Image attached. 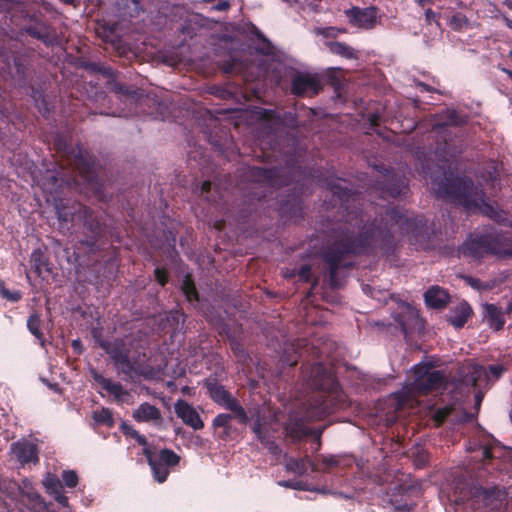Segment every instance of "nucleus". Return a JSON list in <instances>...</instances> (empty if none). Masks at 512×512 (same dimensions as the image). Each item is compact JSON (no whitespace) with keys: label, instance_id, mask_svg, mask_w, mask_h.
<instances>
[{"label":"nucleus","instance_id":"29","mask_svg":"<svg viewBox=\"0 0 512 512\" xmlns=\"http://www.w3.org/2000/svg\"><path fill=\"white\" fill-rule=\"evenodd\" d=\"M20 488L18 487V483L0 475V493L4 496L5 499L10 500V503H6L10 510L12 507H15V502L17 500V491Z\"/></svg>","mask_w":512,"mask_h":512},{"label":"nucleus","instance_id":"56","mask_svg":"<svg viewBox=\"0 0 512 512\" xmlns=\"http://www.w3.org/2000/svg\"><path fill=\"white\" fill-rule=\"evenodd\" d=\"M123 431L125 434L130 435L133 438H135L134 432H137L135 429H133L132 427H128V426H124Z\"/></svg>","mask_w":512,"mask_h":512},{"label":"nucleus","instance_id":"24","mask_svg":"<svg viewBox=\"0 0 512 512\" xmlns=\"http://www.w3.org/2000/svg\"><path fill=\"white\" fill-rule=\"evenodd\" d=\"M318 341L319 340L312 342L311 347L309 348V350H311V353L313 355H316L319 357L320 356L329 357L330 353H331L332 343H324L323 345H320L318 343ZM306 352H308V348H305V349L301 350L300 352L295 351V356L293 358H290L289 356H284L282 361H283V363H285L289 366H294L297 364L298 358L302 357L303 354Z\"/></svg>","mask_w":512,"mask_h":512},{"label":"nucleus","instance_id":"15","mask_svg":"<svg viewBox=\"0 0 512 512\" xmlns=\"http://www.w3.org/2000/svg\"><path fill=\"white\" fill-rule=\"evenodd\" d=\"M497 445L498 442L492 435L482 430H477L474 438L467 444L466 450L468 452L479 451L482 460H491L495 457L494 450Z\"/></svg>","mask_w":512,"mask_h":512},{"label":"nucleus","instance_id":"61","mask_svg":"<svg viewBox=\"0 0 512 512\" xmlns=\"http://www.w3.org/2000/svg\"><path fill=\"white\" fill-rule=\"evenodd\" d=\"M279 485H281L283 487H293L292 484L288 481H281V482H279Z\"/></svg>","mask_w":512,"mask_h":512},{"label":"nucleus","instance_id":"38","mask_svg":"<svg viewBox=\"0 0 512 512\" xmlns=\"http://www.w3.org/2000/svg\"><path fill=\"white\" fill-rule=\"evenodd\" d=\"M182 290L188 301L192 302L198 300V293L196 287L189 276L185 277L182 283Z\"/></svg>","mask_w":512,"mask_h":512},{"label":"nucleus","instance_id":"12","mask_svg":"<svg viewBox=\"0 0 512 512\" xmlns=\"http://www.w3.org/2000/svg\"><path fill=\"white\" fill-rule=\"evenodd\" d=\"M321 82L317 75L296 72L292 76L291 91L299 97H312L321 90Z\"/></svg>","mask_w":512,"mask_h":512},{"label":"nucleus","instance_id":"47","mask_svg":"<svg viewBox=\"0 0 512 512\" xmlns=\"http://www.w3.org/2000/svg\"><path fill=\"white\" fill-rule=\"evenodd\" d=\"M155 278L156 280L158 281V283L162 286L165 285V283L167 282V273L165 270L161 269V268H156L155 269Z\"/></svg>","mask_w":512,"mask_h":512},{"label":"nucleus","instance_id":"48","mask_svg":"<svg viewBox=\"0 0 512 512\" xmlns=\"http://www.w3.org/2000/svg\"><path fill=\"white\" fill-rule=\"evenodd\" d=\"M449 416V409H439L435 413V420L438 424H441Z\"/></svg>","mask_w":512,"mask_h":512},{"label":"nucleus","instance_id":"54","mask_svg":"<svg viewBox=\"0 0 512 512\" xmlns=\"http://www.w3.org/2000/svg\"><path fill=\"white\" fill-rule=\"evenodd\" d=\"M436 13L434 11H432L431 9H427L425 11V17H426V20L428 22H431L432 20H435L436 19Z\"/></svg>","mask_w":512,"mask_h":512},{"label":"nucleus","instance_id":"62","mask_svg":"<svg viewBox=\"0 0 512 512\" xmlns=\"http://www.w3.org/2000/svg\"><path fill=\"white\" fill-rule=\"evenodd\" d=\"M35 267H36V272L37 273H40L41 269H40V265L39 264H35Z\"/></svg>","mask_w":512,"mask_h":512},{"label":"nucleus","instance_id":"3","mask_svg":"<svg viewBox=\"0 0 512 512\" xmlns=\"http://www.w3.org/2000/svg\"><path fill=\"white\" fill-rule=\"evenodd\" d=\"M424 173L438 197L461 205L466 211H479L496 222L502 223L507 220L506 213L490 204L486 200L482 186L475 185L470 178L447 176L444 169L437 171V175H428L427 171Z\"/></svg>","mask_w":512,"mask_h":512},{"label":"nucleus","instance_id":"55","mask_svg":"<svg viewBox=\"0 0 512 512\" xmlns=\"http://www.w3.org/2000/svg\"><path fill=\"white\" fill-rule=\"evenodd\" d=\"M72 347L74 348V350H76L80 353L82 351L81 341L79 339L73 340Z\"/></svg>","mask_w":512,"mask_h":512},{"label":"nucleus","instance_id":"20","mask_svg":"<svg viewBox=\"0 0 512 512\" xmlns=\"http://www.w3.org/2000/svg\"><path fill=\"white\" fill-rule=\"evenodd\" d=\"M11 452L22 465L38 462L37 447L28 440H20L12 443Z\"/></svg>","mask_w":512,"mask_h":512},{"label":"nucleus","instance_id":"23","mask_svg":"<svg viewBox=\"0 0 512 512\" xmlns=\"http://www.w3.org/2000/svg\"><path fill=\"white\" fill-rule=\"evenodd\" d=\"M25 31L33 38L42 41L44 44L48 46H52L55 43H57L56 32L45 23H36L34 25H29L25 27Z\"/></svg>","mask_w":512,"mask_h":512},{"label":"nucleus","instance_id":"37","mask_svg":"<svg viewBox=\"0 0 512 512\" xmlns=\"http://www.w3.org/2000/svg\"><path fill=\"white\" fill-rule=\"evenodd\" d=\"M46 491L49 494L62 490V484L59 478L53 474L48 473L42 481Z\"/></svg>","mask_w":512,"mask_h":512},{"label":"nucleus","instance_id":"33","mask_svg":"<svg viewBox=\"0 0 512 512\" xmlns=\"http://www.w3.org/2000/svg\"><path fill=\"white\" fill-rule=\"evenodd\" d=\"M234 418L237 419L235 417L234 413H232V414L221 413V414H218L213 419V427L214 428H223V432L219 435L220 438H226L229 436L231 429H232L231 421Z\"/></svg>","mask_w":512,"mask_h":512},{"label":"nucleus","instance_id":"26","mask_svg":"<svg viewBox=\"0 0 512 512\" xmlns=\"http://www.w3.org/2000/svg\"><path fill=\"white\" fill-rule=\"evenodd\" d=\"M279 170L276 168L266 169L262 167H253L250 169V177L257 182L265 183L271 187L281 185L282 183L277 179Z\"/></svg>","mask_w":512,"mask_h":512},{"label":"nucleus","instance_id":"10","mask_svg":"<svg viewBox=\"0 0 512 512\" xmlns=\"http://www.w3.org/2000/svg\"><path fill=\"white\" fill-rule=\"evenodd\" d=\"M143 454L148 460L154 479L159 483L167 479L169 467L176 466L180 461V457L170 449H163L157 454L151 448H145Z\"/></svg>","mask_w":512,"mask_h":512},{"label":"nucleus","instance_id":"25","mask_svg":"<svg viewBox=\"0 0 512 512\" xmlns=\"http://www.w3.org/2000/svg\"><path fill=\"white\" fill-rule=\"evenodd\" d=\"M55 200V209L59 220L63 222L72 221L77 212H80L83 208L82 205L75 201L59 199Z\"/></svg>","mask_w":512,"mask_h":512},{"label":"nucleus","instance_id":"4","mask_svg":"<svg viewBox=\"0 0 512 512\" xmlns=\"http://www.w3.org/2000/svg\"><path fill=\"white\" fill-rule=\"evenodd\" d=\"M302 379L309 388L317 392L309 402L305 413L306 420H320L342 407L344 394L330 368L322 363L305 365L302 369Z\"/></svg>","mask_w":512,"mask_h":512},{"label":"nucleus","instance_id":"52","mask_svg":"<svg viewBox=\"0 0 512 512\" xmlns=\"http://www.w3.org/2000/svg\"><path fill=\"white\" fill-rule=\"evenodd\" d=\"M134 434H135V438L134 439L138 442V444L143 446V450L145 448H150L149 445H148L147 439L145 438V436L141 435L139 432H134Z\"/></svg>","mask_w":512,"mask_h":512},{"label":"nucleus","instance_id":"49","mask_svg":"<svg viewBox=\"0 0 512 512\" xmlns=\"http://www.w3.org/2000/svg\"><path fill=\"white\" fill-rule=\"evenodd\" d=\"M54 499L62 506H67L68 498L62 493V490H58L51 494Z\"/></svg>","mask_w":512,"mask_h":512},{"label":"nucleus","instance_id":"21","mask_svg":"<svg viewBox=\"0 0 512 512\" xmlns=\"http://www.w3.org/2000/svg\"><path fill=\"white\" fill-rule=\"evenodd\" d=\"M91 376L103 390L112 395L116 400L124 401V397L128 396V392L123 388V386L120 383L113 382L112 380L98 373L96 370H91Z\"/></svg>","mask_w":512,"mask_h":512},{"label":"nucleus","instance_id":"13","mask_svg":"<svg viewBox=\"0 0 512 512\" xmlns=\"http://www.w3.org/2000/svg\"><path fill=\"white\" fill-rule=\"evenodd\" d=\"M380 173L382 174V180L379 181L382 185V194L395 198L407 188L408 180L403 173L390 171L384 167H382Z\"/></svg>","mask_w":512,"mask_h":512},{"label":"nucleus","instance_id":"60","mask_svg":"<svg viewBox=\"0 0 512 512\" xmlns=\"http://www.w3.org/2000/svg\"><path fill=\"white\" fill-rule=\"evenodd\" d=\"M504 21H505L506 26H507L508 28L512 29V20H511V19H509V18H507V17H505V18H504Z\"/></svg>","mask_w":512,"mask_h":512},{"label":"nucleus","instance_id":"64","mask_svg":"<svg viewBox=\"0 0 512 512\" xmlns=\"http://www.w3.org/2000/svg\"><path fill=\"white\" fill-rule=\"evenodd\" d=\"M36 257H37V254L34 252V253L32 254V258L35 260V262L37 261V258H36Z\"/></svg>","mask_w":512,"mask_h":512},{"label":"nucleus","instance_id":"45","mask_svg":"<svg viewBox=\"0 0 512 512\" xmlns=\"http://www.w3.org/2000/svg\"><path fill=\"white\" fill-rule=\"evenodd\" d=\"M319 464L320 471L322 470L321 466L324 468L326 467H333L338 464V460L335 457H323L321 463L318 460H314Z\"/></svg>","mask_w":512,"mask_h":512},{"label":"nucleus","instance_id":"31","mask_svg":"<svg viewBox=\"0 0 512 512\" xmlns=\"http://www.w3.org/2000/svg\"><path fill=\"white\" fill-rule=\"evenodd\" d=\"M329 51L335 55H339L346 59H358V52L351 46L337 41H329L326 43Z\"/></svg>","mask_w":512,"mask_h":512},{"label":"nucleus","instance_id":"27","mask_svg":"<svg viewBox=\"0 0 512 512\" xmlns=\"http://www.w3.org/2000/svg\"><path fill=\"white\" fill-rule=\"evenodd\" d=\"M309 467L312 471H320L319 464L309 458L297 459L291 457L286 460L287 470L299 475L305 474Z\"/></svg>","mask_w":512,"mask_h":512},{"label":"nucleus","instance_id":"1","mask_svg":"<svg viewBox=\"0 0 512 512\" xmlns=\"http://www.w3.org/2000/svg\"><path fill=\"white\" fill-rule=\"evenodd\" d=\"M326 185L347 210L345 222L337 229L336 239L323 253L329 266L328 281L333 289L341 286L338 268L347 266L342 262L346 254L364 253L376 248L390 251L400 236H407L409 242L418 248H428L429 229L422 218L396 207L377 212L372 204L367 206L365 212L362 209L349 211L348 204L358 203L359 195L340 179L328 181Z\"/></svg>","mask_w":512,"mask_h":512},{"label":"nucleus","instance_id":"16","mask_svg":"<svg viewBox=\"0 0 512 512\" xmlns=\"http://www.w3.org/2000/svg\"><path fill=\"white\" fill-rule=\"evenodd\" d=\"M73 183H75V179L66 177L63 171L57 170H47L39 181L42 189L50 195L60 192L64 186L70 187Z\"/></svg>","mask_w":512,"mask_h":512},{"label":"nucleus","instance_id":"40","mask_svg":"<svg viewBox=\"0 0 512 512\" xmlns=\"http://www.w3.org/2000/svg\"><path fill=\"white\" fill-rule=\"evenodd\" d=\"M0 295L11 302H17L21 299V293L19 291H9L3 281H0Z\"/></svg>","mask_w":512,"mask_h":512},{"label":"nucleus","instance_id":"50","mask_svg":"<svg viewBox=\"0 0 512 512\" xmlns=\"http://www.w3.org/2000/svg\"><path fill=\"white\" fill-rule=\"evenodd\" d=\"M466 281L474 289L481 290L484 288V286L482 285V282L479 279L468 277L466 279Z\"/></svg>","mask_w":512,"mask_h":512},{"label":"nucleus","instance_id":"8","mask_svg":"<svg viewBox=\"0 0 512 512\" xmlns=\"http://www.w3.org/2000/svg\"><path fill=\"white\" fill-rule=\"evenodd\" d=\"M466 123V116L460 115L456 110L446 109L438 114L432 124V133L441 137L442 141L437 144L435 149L436 154H449L452 155L450 144L447 139L448 127L458 126Z\"/></svg>","mask_w":512,"mask_h":512},{"label":"nucleus","instance_id":"35","mask_svg":"<svg viewBox=\"0 0 512 512\" xmlns=\"http://www.w3.org/2000/svg\"><path fill=\"white\" fill-rule=\"evenodd\" d=\"M93 419L96 423L105 425L108 427H112L114 424V420L112 418V413L107 408H102L101 410L94 411Z\"/></svg>","mask_w":512,"mask_h":512},{"label":"nucleus","instance_id":"41","mask_svg":"<svg viewBox=\"0 0 512 512\" xmlns=\"http://www.w3.org/2000/svg\"><path fill=\"white\" fill-rule=\"evenodd\" d=\"M449 24L454 30H462L467 25V19L461 13H456L451 16Z\"/></svg>","mask_w":512,"mask_h":512},{"label":"nucleus","instance_id":"11","mask_svg":"<svg viewBox=\"0 0 512 512\" xmlns=\"http://www.w3.org/2000/svg\"><path fill=\"white\" fill-rule=\"evenodd\" d=\"M207 389L210 398L218 405L234 413L240 424H246L248 422L249 418L246 411L240 405L238 400L229 391H227L224 386L217 382H209L207 384Z\"/></svg>","mask_w":512,"mask_h":512},{"label":"nucleus","instance_id":"9","mask_svg":"<svg viewBox=\"0 0 512 512\" xmlns=\"http://www.w3.org/2000/svg\"><path fill=\"white\" fill-rule=\"evenodd\" d=\"M58 151H63L69 165L76 169L82 178L92 182L95 176V162L93 157L81 147H68L60 140L56 142Z\"/></svg>","mask_w":512,"mask_h":512},{"label":"nucleus","instance_id":"36","mask_svg":"<svg viewBox=\"0 0 512 512\" xmlns=\"http://www.w3.org/2000/svg\"><path fill=\"white\" fill-rule=\"evenodd\" d=\"M31 97L36 105V107L39 109V111L43 114L49 113L51 109V105L49 102L46 101V99L43 96V93L37 89H32Z\"/></svg>","mask_w":512,"mask_h":512},{"label":"nucleus","instance_id":"7","mask_svg":"<svg viewBox=\"0 0 512 512\" xmlns=\"http://www.w3.org/2000/svg\"><path fill=\"white\" fill-rule=\"evenodd\" d=\"M98 343L109 354L121 373L131 379L134 376L145 375L140 363L141 357H145V354L138 350L144 349L142 344H139L137 349L132 352L133 343L128 337L116 339L112 342L99 340Z\"/></svg>","mask_w":512,"mask_h":512},{"label":"nucleus","instance_id":"5","mask_svg":"<svg viewBox=\"0 0 512 512\" xmlns=\"http://www.w3.org/2000/svg\"><path fill=\"white\" fill-rule=\"evenodd\" d=\"M450 501L456 512H506L508 497L498 486L482 487L467 480H459Z\"/></svg>","mask_w":512,"mask_h":512},{"label":"nucleus","instance_id":"22","mask_svg":"<svg viewBox=\"0 0 512 512\" xmlns=\"http://www.w3.org/2000/svg\"><path fill=\"white\" fill-rule=\"evenodd\" d=\"M400 309L401 311L395 314L394 319L400 326L402 332L407 334L410 329L418 324V312L408 304H402Z\"/></svg>","mask_w":512,"mask_h":512},{"label":"nucleus","instance_id":"51","mask_svg":"<svg viewBox=\"0 0 512 512\" xmlns=\"http://www.w3.org/2000/svg\"><path fill=\"white\" fill-rule=\"evenodd\" d=\"M230 7V3L226 0H219L218 3L213 7L215 11H226Z\"/></svg>","mask_w":512,"mask_h":512},{"label":"nucleus","instance_id":"6","mask_svg":"<svg viewBox=\"0 0 512 512\" xmlns=\"http://www.w3.org/2000/svg\"><path fill=\"white\" fill-rule=\"evenodd\" d=\"M461 253L474 258L491 253L499 256H512V234L499 232L494 228L485 233L470 236L462 245Z\"/></svg>","mask_w":512,"mask_h":512},{"label":"nucleus","instance_id":"2","mask_svg":"<svg viewBox=\"0 0 512 512\" xmlns=\"http://www.w3.org/2000/svg\"><path fill=\"white\" fill-rule=\"evenodd\" d=\"M506 368L495 364L486 369L474 362L463 364L458 370V379L449 384L444 372L433 369L428 364H417L408 376V383L401 392L395 393L389 399L395 411L406 406H412L416 394H426L432 391L446 390L450 385L455 389L473 388L475 408L479 409L484 393L492 383L503 375Z\"/></svg>","mask_w":512,"mask_h":512},{"label":"nucleus","instance_id":"30","mask_svg":"<svg viewBox=\"0 0 512 512\" xmlns=\"http://www.w3.org/2000/svg\"><path fill=\"white\" fill-rule=\"evenodd\" d=\"M471 312L472 310L467 303H460L450 315L449 321L454 327L461 328L467 322Z\"/></svg>","mask_w":512,"mask_h":512},{"label":"nucleus","instance_id":"32","mask_svg":"<svg viewBox=\"0 0 512 512\" xmlns=\"http://www.w3.org/2000/svg\"><path fill=\"white\" fill-rule=\"evenodd\" d=\"M485 316L491 328L496 331L502 329L504 325V319L502 312L500 309H498V307H496L494 304H486Z\"/></svg>","mask_w":512,"mask_h":512},{"label":"nucleus","instance_id":"63","mask_svg":"<svg viewBox=\"0 0 512 512\" xmlns=\"http://www.w3.org/2000/svg\"><path fill=\"white\" fill-rule=\"evenodd\" d=\"M507 310H508V312L512 311V302L508 304Z\"/></svg>","mask_w":512,"mask_h":512},{"label":"nucleus","instance_id":"14","mask_svg":"<svg viewBox=\"0 0 512 512\" xmlns=\"http://www.w3.org/2000/svg\"><path fill=\"white\" fill-rule=\"evenodd\" d=\"M345 14L352 26L360 29H373L378 22L377 9L375 7H352L345 11Z\"/></svg>","mask_w":512,"mask_h":512},{"label":"nucleus","instance_id":"43","mask_svg":"<svg viewBox=\"0 0 512 512\" xmlns=\"http://www.w3.org/2000/svg\"><path fill=\"white\" fill-rule=\"evenodd\" d=\"M14 66H15V69H16V72H17V75L19 76V78H21V79L24 78L25 72H26V66L21 57H14Z\"/></svg>","mask_w":512,"mask_h":512},{"label":"nucleus","instance_id":"57","mask_svg":"<svg viewBox=\"0 0 512 512\" xmlns=\"http://www.w3.org/2000/svg\"><path fill=\"white\" fill-rule=\"evenodd\" d=\"M310 491H317V492H320V493H323V494H326V493H330L329 490H327L326 488H322V489H318V488H311L309 489Z\"/></svg>","mask_w":512,"mask_h":512},{"label":"nucleus","instance_id":"58","mask_svg":"<svg viewBox=\"0 0 512 512\" xmlns=\"http://www.w3.org/2000/svg\"><path fill=\"white\" fill-rule=\"evenodd\" d=\"M415 1H416V3H417L418 5H420V6H422V7H423V6H425L426 4H428V3H431V2H432V0H415Z\"/></svg>","mask_w":512,"mask_h":512},{"label":"nucleus","instance_id":"17","mask_svg":"<svg viewBox=\"0 0 512 512\" xmlns=\"http://www.w3.org/2000/svg\"><path fill=\"white\" fill-rule=\"evenodd\" d=\"M253 432L256 434L258 440L265 445L270 451H275L277 446L274 442V436L272 428V424L268 422L267 417L265 415V410H262L258 413L253 427Z\"/></svg>","mask_w":512,"mask_h":512},{"label":"nucleus","instance_id":"34","mask_svg":"<svg viewBox=\"0 0 512 512\" xmlns=\"http://www.w3.org/2000/svg\"><path fill=\"white\" fill-rule=\"evenodd\" d=\"M41 320L36 314H32L27 320V327L31 334H33L44 345V337L40 330Z\"/></svg>","mask_w":512,"mask_h":512},{"label":"nucleus","instance_id":"19","mask_svg":"<svg viewBox=\"0 0 512 512\" xmlns=\"http://www.w3.org/2000/svg\"><path fill=\"white\" fill-rule=\"evenodd\" d=\"M132 418L139 423H149L154 427L160 428L163 425L164 418L160 409L148 402L141 403L132 413Z\"/></svg>","mask_w":512,"mask_h":512},{"label":"nucleus","instance_id":"53","mask_svg":"<svg viewBox=\"0 0 512 512\" xmlns=\"http://www.w3.org/2000/svg\"><path fill=\"white\" fill-rule=\"evenodd\" d=\"M16 2L17 0H0V8L2 10L9 9L10 6Z\"/></svg>","mask_w":512,"mask_h":512},{"label":"nucleus","instance_id":"42","mask_svg":"<svg viewBox=\"0 0 512 512\" xmlns=\"http://www.w3.org/2000/svg\"><path fill=\"white\" fill-rule=\"evenodd\" d=\"M62 480L68 488H74L78 484V476L73 470L63 471Z\"/></svg>","mask_w":512,"mask_h":512},{"label":"nucleus","instance_id":"44","mask_svg":"<svg viewBox=\"0 0 512 512\" xmlns=\"http://www.w3.org/2000/svg\"><path fill=\"white\" fill-rule=\"evenodd\" d=\"M211 190V182L205 181L201 185V194L204 196V198L209 202H216V199L210 195Z\"/></svg>","mask_w":512,"mask_h":512},{"label":"nucleus","instance_id":"39","mask_svg":"<svg viewBox=\"0 0 512 512\" xmlns=\"http://www.w3.org/2000/svg\"><path fill=\"white\" fill-rule=\"evenodd\" d=\"M114 90L117 94H121L127 98L130 102L134 100H139L140 98L137 97V92L135 90H130L128 87L122 84H116L114 86Z\"/></svg>","mask_w":512,"mask_h":512},{"label":"nucleus","instance_id":"28","mask_svg":"<svg viewBox=\"0 0 512 512\" xmlns=\"http://www.w3.org/2000/svg\"><path fill=\"white\" fill-rule=\"evenodd\" d=\"M424 297L426 304L433 308L444 307L449 299L448 293L438 286H433L429 288L425 292Z\"/></svg>","mask_w":512,"mask_h":512},{"label":"nucleus","instance_id":"46","mask_svg":"<svg viewBox=\"0 0 512 512\" xmlns=\"http://www.w3.org/2000/svg\"><path fill=\"white\" fill-rule=\"evenodd\" d=\"M299 280L308 282L311 277V268L308 265H303L298 271Z\"/></svg>","mask_w":512,"mask_h":512},{"label":"nucleus","instance_id":"18","mask_svg":"<svg viewBox=\"0 0 512 512\" xmlns=\"http://www.w3.org/2000/svg\"><path fill=\"white\" fill-rule=\"evenodd\" d=\"M174 411L178 418L182 422L191 427L194 430H201L204 427V423L198 413V411L187 401L179 399L174 404Z\"/></svg>","mask_w":512,"mask_h":512},{"label":"nucleus","instance_id":"59","mask_svg":"<svg viewBox=\"0 0 512 512\" xmlns=\"http://www.w3.org/2000/svg\"><path fill=\"white\" fill-rule=\"evenodd\" d=\"M418 87L420 88V91H430V88L424 83H419Z\"/></svg>","mask_w":512,"mask_h":512}]
</instances>
